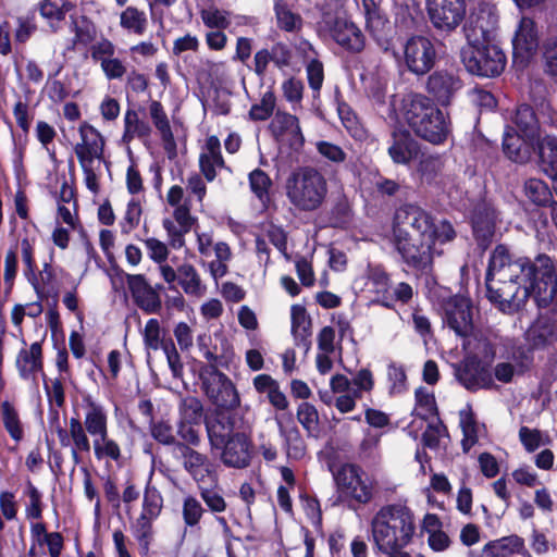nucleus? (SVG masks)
<instances>
[{"label":"nucleus","instance_id":"obj_1","mask_svg":"<svg viewBox=\"0 0 557 557\" xmlns=\"http://www.w3.org/2000/svg\"><path fill=\"white\" fill-rule=\"evenodd\" d=\"M456 238L447 220L436 221L431 213L416 205L396 209L393 219V242L403 261L421 273H430L442 246Z\"/></svg>","mask_w":557,"mask_h":557},{"label":"nucleus","instance_id":"obj_2","mask_svg":"<svg viewBox=\"0 0 557 557\" xmlns=\"http://www.w3.org/2000/svg\"><path fill=\"white\" fill-rule=\"evenodd\" d=\"M371 537L376 554L382 557H411L405 549L416 535L412 510L400 504L380 508L370 522Z\"/></svg>","mask_w":557,"mask_h":557},{"label":"nucleus","instance_id":"obj_3","mask_svg":"<svg viewBox=\"0 0 557 557\" xmlns=\"http://www.w3.org/2000/svg\"><path fill=\"white\" fill-rule=\"evenodd\" d=\"M401 113L412 132L433 145L443 144L450 134L448 116L424 95L410 94L404 97Z\"/></svg>","mask_w":557,"mask_h":557},{"label":"nucleus","instance_id":"obj_4","mask_svg":"<svg viewBox=\"0 0 557 557\" xmlns=\"http://www.w3.org/2000/svg\"><path fill=\"white\" fill-rule=\"evenodd\" d=\"M284 191L289 205L296 210L314 212L325 203L329 184L320 170L311 165H302L287 175Z\"/></svg>","mask_w":557,"mask_h":557},{"label":"nucleus","instance_id":"obj_5","mask_svg":"<svg viewBox=\"0 0 557 557\" xmlns=\"http://www.w3.org/2000/svg\"><path fill=\"white\" fill-rule=\"evenodd\" d=\"M466 70L478 76L495 77L505 69L506 55L495 41L467 44L460 51Z\"/></svg>","mask_w":557,"mask_h":557},{"label":"nucleus","instance_id":"obj_6","mask_svg":"<svg viewBox=\"0 0 557 557\" xmlns=\"http://www.w3.org/2000/svg\"><path fill=\"white\" fill-rule=\"evenodd\" d=\"M333 478L342 499L358 505L372 500L374 483L359 466L344 463L333 472Z\"/></svg>","mask_w":557,"mask_h":557},{"label":"nucleus","instance_id":"obj_7","mask_svg":"<svg viewBox=\"0 0 557 557\" xmlns=\"http://www.w3.org/2000/svg\"><path fill=\"white\" fill-rule=\"evenodd\" d=\"M498 29V14L496 8L486 2H480L471 9L463 33L467 44H484L496 40Z\"/></svg>","mask_w":557,"mask_h":557},{"label":"nucleus","instance_id":"obj_8","mask_svg":"<svg viewBox=\"0 0 557 557\" xmlns=\"http://www.w3.org/2000/svg\"><path fill=\"white\" fill-rule=\"evenodd\" d=\"M196 247L200 257L208 259L214 255V259L208 262L211 276L216 281L228 272V262L233 258L230 245L225 242H215L212 231L195 230Z\"/></svg>","mask_w":557,"mask_h":557},{"label":"nucleus","instance_id":"obj_9","mask_svg":"<svg viewBox=\"0 0 557 557\" xmlns=\"http://www.w3.org/2000/svg\"><path fill=\"white\" fill-rule=\"evenodd\" d=\"M431 24L442 33L456 30L467 15L466 0H425Z\"/></svg>","mask_w":557,"mask_h":557},{"label":"nucleus","instance_id":"obj_10","mask_svg":"<svg viewBox=\"0 0 557 557\" xmlns=\"http://www.w3.org/2000/svg\"><path fill=\"white\" fill-rule=\"evenodd\" d=\"M404 61L409 72L422 76L430 72L436 61L433 41L425 36H411L403 48Z\"/></svg>","mask_w":557,"mask_h":557},{"label":"nucleus","instance_id":"obj_11","mask_svg":"<svg viewBox=\"0 0 557 557\" xmlns=\"http://www.w3.org/2000/svg\"><path fill=\"white\" fill-rule=\"evenodd\" d=\"M161 278L169 284V288H174L176 282L182 290L193 297H202L206 292V285L202 283L201 276L194 264L184 262L176 269L172 265H163L161 268Z\"/></svg>","mask_w":557,"mask_h":557},{"label":"nucleus","instance_id":"obj_12","mask_svg":"<svg viewBox=\"0 0 557 557\" xmlns=\"http://www.w3.org/2000/svg\"><path fill=\"white\" fill-rule=\"evenodd\" d=\"M125 280L135 305L147 314H157L162 308L159 290L162 285L151 286L144 274H125Z\"/></svg>","mask_w":557,"mask_h":557},{"label":"nucleus","instance_id":"obj_13","mask_svg":"<svg viewBox=\"0 0 557 557\" xmlns=\"http://www.w3.org/2000/svg\"><path fill=\"white\" fill-rule=\"evenodd\" d=\"M206 395L214 405L225 409H234L239 406L238 392L226 374L213 370L202 382Z\"/></svg>","mask_w":557,"mask_h":557},{"label":"nucleus","instance_id":"obj_14","mask_svg":"<svg viewBox=\"0 0 557 557\" xmlns=\"http://www.w3.org/2000/svg\"><path fill=\"white\" fill-rule=\"evenodd\" d=\"M270 129L274 138L281 145L288 146L290 149L298 151L305 143L299 121L297 116L286 113L276 112L270 123Z\"/></svg>","mask_w":557,"mask_h":557},{"label":"nucleus","instance_id":"obj_15","mask_svg":"<svg viewBox=\"0 0 557 557\" xmlns=\"http://www.w3.org/2000/svg\"><path fill=\"white\" fill-rule=\"evenodd\" d=\"M425 88L441 106H448L462 88V82L450 71L437 70L428 77Z\"/></svg>","mask_w":557,"mask_h":557},{"label":"nucleus","instance_id":"obj_16","mask_svg":"<svg viewBox=\"0 0 557 557\" xmlns=\"http://www.w3.org/2000/svg\"><path fill=\"white\" fill-rule=\"evenodd\" d=\"M177 451L185 471L194 479L197 485L205 484L207 479L214 480L215 473L207 455L201 454L188 445L177 444Z\"/></svg>","mask_w":557,"mask_h":557},{"label":"nucleus","instance_id":"obj_17","mask_svg":"<svg viewBox=\"0 0 557 557\" xmlns=\"http://www.w3.org/2000/svg\"><path fill=\"white\" fill-rule=\"evenodd\" d=\"M445 321L457 335L468 337L472 331V307L468 298L453 297L445 307Z\"/></svg>","mask_w":557,"mask_h":557},{"label":"nucleus","instance_id":"obj_18","mask_svg":"<svg viewBox=\"0 0 557 557\" xmlns=\"http://www.w3.org/2000/svg\"><path fill=\"white\" fill-rule=\"evenodd\" d=\"M81 141L74 147L79 163L94 162L103 158L104 138L92 125L84 122L78 128Z\"/></svg>","mask_w":557,"mask_h":557},{"label":"nucleus","instance_id":"obj_19","mask_svg":"<svg viewBox=\"0 0 557 557\" xmlns=\"http://www.w3.org/2000/svg\"><path fill=\"white\" fill-rule=\"evenodd\" d=\"M513 58L522 64L527 63L539 47V33L535 23L530 17H522L516 30L513 40Z\"/></svg>","mask_w":557,"mask_h":557},{"label":"nucleus","instance_id":"obj_20","mask_svg":"<svg viewBox=\"0 0 557 557\" xmlns=\"http://www.w3.org/2000/svg\"><path fill=\"white\" fill-rule=\"evenodd\" d=\"M419 144L411 134L401 127H396L391 133L387 146V154L395 164L408 165L418 157Z\"/></svg>","mask_w":557,"mask_h":557},{"label":"nucleus","instance_id":"obj_21","mask_svg":"<svg viewBox=\"0 0 557 557\" xmlns=\"http://www.w3.org/2000/svg\"><path fill=\"white\" fill-rule=\"evenodd\" d=\"M332 38L345 50L359 53L364 49L366 37L361 29L345 17H336L330 27Z\"/></svg>","mask_w":557,"mask_h":557},{"label":"nucleus","instance_id":"obj_22","mask_svg":"<svg viewBox=\"0 0 557 557\" xmlns=\"http://www.w3.org/2000/svg\"><path fill=\"white\" fill-rule=\"evenodd\" d=\"M221 460L232 468L243 469L249 466L251 460V443L243 432H236L222 446Z\"/></svg>","mask_w":557,"mask_h":557},{"label":"nucleus","instance_id":"obj_23","mask_svg":"<svg viewBox=\"0 0 557 557\" xmlns=\"http://www.w3.org/2000/svg\"><path fill=\"white\" fill-rule=\"evenodd\" d=\"M222 169H226V165L221 153L220 139L216 136H209L199 154L200 173L206 181L212 182Z\"/></svg>","mask_w":557,"mask_h":557},{"label":"nucleus","instance_id":"obj_24","mask_svg":"<svg viewBox=\"0 0 557 557\" xmlns=\"http://www.w3.org/2000/svg\"><path fill=\"white\" fill-rule=\"evenodd\" d=\"M15 367L23 380H34L37 373L44 371L42 346L33 343L28 349H21L16 356Z\"/></svg>","mask_w":557,"mask_h":557},{"label":"nucleus","instance_id":"obj_25","mask_svg":"<svg viewBox=\"0 0 557 557\" xmlns=\"http://www.w3.org/2000/svg\"><path fill=\"white\" fill-rule=\"evenodd\" d=\"M361 9L368 29L381 48L384 51H388L391 49V41L384 37V30L388 26V22L381 15L376 2L374 0H361Z\"/></svg>","mask_w":557,"mask_h":557},{"label":"nucleus","instance_id":"obj_26","mask_svg":"<svg viewBox=\"0 0 557 557\" xmlns=\"http://www.w3.org/2000/svg\"><path fill=\"white\" fill-rule=\"evenodd\" d=\"M534 139H528L519 135L511 128L504 133L503 150L505 154L512 161L524 163L530 160L532 156Z\"/></svg>","mask_w":557,"mask_h":557},{"label":"nucleus","instance_id":"obj_27","mask_svg":"<svg viewBox=\"0 0 557 557\" xmlns=\"http://www.w3.org/2000/svg\"><path fill=\"white\" fill-rule=\"evenodd\" d=\"M456 377L469 391L490 388L493 385L492 376L474 362H466L456 368Z\"/></svg>","mask_w":557,"mask_h":557},{"label":"nucleus","instance_id":"obj_28","mask_svg":"<svg viewBox=\"0 0 557 557\" xmlns=\"http://www.w3.org/2000/svg\"><path fill=\"white\" fill-rule=\"evenodd\" d=\"M85 419L84 428L96 438L108 433V414L102 405L96 403L90 396L84 398Z\"/></svg>","mask_w":557,"mask_h":557},{"label":"nucleus","instance_id":"obj_29","mask_svg":"<svg viewBox=\"0 0 557 557\" xmlns=\"http://www.w3.org/2000/svg\"><path fill=\"white\" fill-rule=\"evenodd\" d=\"M152 133L148 122L143 120L134 109H127L123 117L122 143L129 145L134 139L147 141Z\"/></svg>","mask_w":557,"mask_h":557},{"label":"nucleus","instance_id":"obj_30","mask_svg":"<svg viewBox=\"0 0 557 557\" xmlns=\"http://www.w3.org/2000/svg\"><path fill=\"white\" fill-rule=\"evenodd\" d=\"M330 387L334 394H339L334 406L342 413L351 412L356 408V400L362 397L350 389V380L344 374L333 375Z\"/></svg>","mask_w":557,"mask_h":557},{"label":"nucleus","instance_id":"obj_31","mask_svg":"<svg viewBox=\"0 0 557 557\" xmlns=\"http://www.w3.org/2000/svg\"><path fill=\"white\" fill-rule=\"evenodd\" d=\"M292 335L297 346L310 348L311 319L306 308L301 305H293L290 308Z\"/></svg>","mask_w":557,"mask_h":557},{"label":"nucleus","instance_id":"obj_32","mask_svg":"<svg viewBox=\"0 0 557 557\" xmlns=\"http://www.w3.org/2000/svg\"><path fill=\"white\" fill-rule=\"evenodd\" d=\"M72 3L65 0H41L38 10L50 29L55 33L60 29L61 23L65 20V15L72 10Z\"/></svg>","mask_w":557,"mask_h":557},{"label":"nucleus","instance_id":"obj_33","mask_svg":"<svg viewBox=\"0 0 557 557\" xmlns=\"http://www.w3.org/2000/svg\"><path fill=\"white\" fill-rule=\"evenodd\" d=\"M206 429L210 445L214 449H221L223 444L236 434L232 419L221 414L206 422Z\"/></svg>","mask_w":557,"mask_h":557},{"label":"nucleus","instance_id":"obj_34","mask_svg":"<svg viewBox=\"0 0 557 557\" xmlns=\"http://www.w3.org/2000/svg\"><path fill=\"white\" fill-rule=\"evenodd\" d=\"M539 156L543 172L557 181V137L545 135L539 140Z\"/></svg>","mask_w":557,"mask_h":557},{"label":"nucleus","instance_id":"obj_35","mask_svg":"<svg viewBox=\"0 0 557 557\" xmlns=\"http://www.w3.org/2000/svg\"><path fill=\"white\" fill-rule=\"evenodd\" d=\"M512 122L525 138L536 139L540 137L541 126L533 109L530 106H519L515 112Z\"/></svg>","mask_w":557,"mask_h":557},{"label":"nucleus","instance_id":"obj_36","mask_svg":"<svg viewBox=\"0 0 557 557\" xmlns=\"http://www.w3.org/2000/svg\"><path fill=\"white\" fill-rule=\"evenodd\" d=\"M69 432L72 441L71 456L74 463L78 465L82 460L81 454H88L91 449L90 441L87 436L88 432L76 418L70 419Z\"/></svg>","mask_w":557,"mask_h":557},{"label":"nucleus","instance_id":"obj_37","mask_svg":"<svg viewBox=\"0 0 557 557\" xmlns=\"http://www.w3.org/2000/svg\"><path fill=\"white\" fill-rule=\"evenodd\" d=\"M149 114L151 121L159 132L161 139L164 144L165 149H172L175 147V140L170 125L168 115L163 109L161 102L154 100L149 104Z\"/></svg>","mask_w":557,"mask_h":557},{"label":"nucleus","instance_id":"obj_38","mask_svg":"<svg viewBox=\"0 0 557 557\" xmlns=\"http://www.w3.org/2000/svg\"><path fill=\"white\" fill-rule=\"evenodd\" d=\"M524 546V541L518 535L505 536L496 541L488 542L483 547L485 557H508L519 553Z\"/></svg>","mask_w":557,"mask_h":557},{"label":"nucleus","instance_id":"obj_39","mask_svg":"<svg viewBox=\"0 0 557 557\" xmlns=\"http://www.w3.org/2000/svg\"><path fill=\"white\" fill-rule=\"evenodd\" d=\"M120 26L128 33L141 36L148 26L146 12L132 5L125 8L120 14Z\"/></svg>","mask_w":557,"mask_h":557},{"label":"nucleus","instance_id":"obj_40","mask_svg":"<svg viewBox=\"0 0 557 557\" xmlns=\"http://www.w3.org/2000/svg\"><path fill=\"white\" fill-rule=\"evenodd\" d=\"M248 180L251 193L263 207H268L271 201L270 190L273 185L270 176L264 171L255 169L249 173Z\"/></svg>","mask_w":557,"mask_h":557},{"label":"nucleus","instance_id":"obj_41","mask_svg":"<svg viewBox=\"0 0 557 557\" xmlns=\"http://www.w3.org/2000/svg\"><path fill=\"white\" fill-rule=\"evenodd\" d=\"M154 519L140 516L131 525L132 534L138 542L141 555H148L151 542L153 540L152 522Z\"/></svg>","mask_w":557,"mask_h":557},{"label":"nucleus","instance_id":"obj_42","mask_svg":"<svg viewBox=\"0 0 557 557\" xmlns=\"http://www.w3.org/2000/svg\"><path fill=\"white\" fill-rule=\"evenodd\" d=\"M459 423L463 434L462 449L468 453L476 444L479 433V425L470 407L459 411Z\"/></svg>","mask_w":557,"mask_h":557},{"label":"nucleus","instance_id":"obj_43","mask_svg":"<svg viewBox=\"0 0 557 557\" xmlns=\"http://www.w3.org/2000/svg\"><path fill=\"white\" fill-rule=\"evenodd\" d=\"M92 449L98 460L110 459L117 461L122 457L120 445L109 436V433L92 438Z\"/></svg>","mask_w":557,"mask_h":557},{"label":"nucleus","instance_id":"obj_44","mask_svg":"<svg viewBox=\"0 0 557 557\" xmlns=\"http://www.w3.org/2000/svg\"><path fill=\"white\" fill-rule=\"evenodd\" d=\"M361 81L369 95L380 103H383L386 96L387 77L385 73L364 72L361 74Z\"/></svg>","mask_w":557,"mask_h":557},{"label":"nucleus","instance_id":"obj_45","mask_svg":"<svg viewBox=\"0 0 557 557\" xmlns=\"http://www.w3.org/2000/svg\"><path fill=\"white\" fill-rule=\"evenodd\" d=\"M164 333L165 332L162 330L159 320L154 318L149 319L141 332L145 348L148 351H157L160 348L163 349V346H165L168 342L164 341Z\"/></svg>","mask_w":557,"mask_h":557},{"label":"nucleus","instance_id":"obj_46","mask_svg":"<svg viewBox=\"0 0 557 557\" xmlns=\"http://www.w3.org/2000/svg\"><path fill=\"white\" fill-rule=\"evenodd\" d=\"M297 420L309 436L318 437L320 433L319 413L312 404L304 401L298 406Z\"/></svg>","mask_w":557,"mask_h":557},{"label":"nucleus","instance_id":"obj_47","mask_svg":"<svg viewBox=\"0 0 557 557\" xmlns=\"http://www.w3.org/2000/svg\"><path fill=\"white\" fill-rule=\"evenodd\" d=\"M1 417L7 432L14 441L20 442L24 435L23 428L16 409L9 401L2 403Z\"/></svg>","mask_w":557,"mask_h":557},{"label":"nucleus","instance_id":"obj_48","mask_svg":"<svg viewBox=\"0 0 557 557\" xmlns=\"http://www.w3.org/2000/svg\"><path fill=\"white\" fill-rule=\"evenodd\" d=\"M180 422L199 424L203 416L201 401L193 396L182 398L178 407Z\"/></svg>","mask_w":557,"mask_h":557},{"label":"nucleus","instance_id":"obj_49","mask_svg":"<svg viewBox=\"0 0 557 557\" xmlns=\"http://www.w3.org/2000/svg\"><path fill=\"white\" fill-rule=\"evenodd\" d=\"M283 50L282 45L274 46L271 51L268 49H261L256 52L253 62H255V72L259 76H263L265 74L268 64L270 61H273L277 66L287 65V58L284 54V58L281 60L277 57V51Z\"/></svg>","mask_w":557,"mask_h":557},{"label":"nucleus","instance_id":"obj_50","mask_svg":"<svg viewBox=\"0 0 557 557\" xmlns=\"http://www.w3.org/2000/svg\"><path fill=\"white\" fill-rule=\"evenodd\" d=\"M524 195L537 206H545L552 199L548 186L539 178H529L524 182Z\"/></svg>","mask_w":557,"mask_h":557},{"label":"nucleus","instance_id":"obj_51","mask_svg":"<svg viewBox=\"0 0 557 557\" xmlns=\"http://www.w3.org/2000/svg\"><path fill=\"white\" fill-rule=\"evenodd\" d=\"M163 499L160 492L153 486H147L144 494L140 516L157 519L161 512Z\"/></svg>","mask_w":557,"mask_h":557},{"label":"nucleus","instance_id":"obj_52","mask_svg":"<svg viewBox=\"0 0 557 557\" xmlns=\"http://www.w3.org/2000/svg\"><path fill=\"white\" fill-rule=\"evenodd\" d=\"M149 258L158 264V271L161 275V268L163 265H171L168 262L170 255L169 246L158 238L150 237L144 240Z\"/></svg>","mask_w":557,"mask_h":557},{"label":"nucleus","instance_id":"obj_53","mask_svg":"<svg viewBox=\"0 0 557 557\" xmlns=\"http://www.w3.org/2000/svg\"><path fill=\"white\" fill-rule=\"evenodd\" d=\"M206 512L201 503L194 496H186L183 500L182 515L187 527L197 525Z\"/></svg>","mask_w":557,"mask_h":557},{"label":"nucleus","instance_id":"obj_54","mask_svg":"<svg viewBox=\"0 0 557 557\" xmlns=\"http://www.w3.org/2000/svg\"><path fill=\"white\" fill-rule=\"evenodd\" d=\"M275 14L280 28L286 32H295L300 28L301 17L292 12L285 3L278 1L275 3Z\"/></svg>","mask_w":557,"mask_h":557},{"label":"nucleus","instance_id":"obj_55","mask_svg":"<svg viewBox=\"0 0 557 557\" xmlns=\"http://www.w3.org/2000/svg\"><path fill=\"white\" fill-rule=\"evenodd\" d=\"M286 443V454L288 458L299 460L306 454V444L298 431L293 428L284 433Z\"/></svg>","mask_w":557,"mask_h":557},{"label":"nucleus","instance_id":"obj_56","mask_svg":"<svg viewBox=\"0 0 557 557\" xmlns=\"http://www.w3.org/2000/svg\"><path fill=\"white\" fill-rule=\"evenodd\" d=\"M198 488L201 499L211 512L221 513L226 510L227 504L218 491L209 488L205 484L198 485Z\"/></svg>","mask_w":557,"mask_h":557},{"label":"nucleus","instance_id":"obj_57","mask_svg":"<svg viewBox=\"0 0 557 557\" xmlns=\"http://www.w3.org/2000/svg\"><path fill=\"white\" fill-rule=\"evenodd\" d=\"M275 96L272 91H265L259 103L251 107L249 115L255 121H264L271 116L275 108Z\"/></svg>","mask_w":557,"mask_h":557},{"label":"nucleus","instance_id":"obj_58","mask_svg":"<svg viewBox=\"0 0 557 557\" xmlns=\"http://www.w3.org/2000/svg\"><path fill=\"white\" fill-rule=\"evenodd\" d=\"M519 440L528 453H533L541 446L545 445L548 441H545L543 433L537 429H530L528 426H521L519 430Z\"/></svg>","mask_w":557,"mask_h":557},{"label":"nucleus","instance_id":"obj_59","mask_svg":"<svg viewBox=\"0 0 557 557\" xmlns=\"http://www.w3.org/2000/svg\"><path fill=\"white\" fill-rule=\"evenodd\" d=\"M151 436L162 445H173L175 450H177V444H182L178 442L174 435L173 428L170 423L159 421L151 425L150 428Z\"/></svg>","mask_w":557,"mask_h":557},{"label":"nucleus","instance_id":"obj_60","mask_svg":"<svg viewBox=\"0 0 557 557\" xmlns=\"http://www.w3.org/2000/svg\"><path fill=\"white\" fill-rule=\"evenodd\" d=\"M350 380V389L362 396L370 393L374 387V376L370 369L362 368L355 373Z\"/></svg>","mask_w":557,"mask_h":557},{"label":"nucleus","instance_id":"obj_61","mask_svg":"<svg viewBox=\"0 0 557 557\" xmlns=\"http://www.w3.org/2000/svg\"><path fill=\"white\" fill-rule=\"evenodd\" d=\"M201 20L207 27L223 29L227 28L231 24L230 13L219 9L202 10Z\"/></svg>","mask_w":557,"mask_h":557},{"label":"nucleus","instance_id":"obj_62","mask_svg":"<svg viewBox=\"0 0 557 557\" xmlns=\"http://www.w3.org/2000/svg\"><path fill=\"white\" fill-rule=\"evenodd\" d=\"M162 226L166 232L168 245L173 249H181L185 246V235L190 231H183L180 225L170 219H163Z\"/></svg>","mask_w":557,"mask_h":557},{"label":"nucleus","instance_id":"obj_63","mask_svg":"<svg viewBox=\"0 0 557 557\" xmlns=\"http://www.w3.org/2000/svg\"><path fill=\"white\" fill-rule=\"evenodd\" d=\"M379 434L367 433L359 446V456L362 460H375L380 457Z\"/></svg>","mask_w":557,"mask_h":557},{"label":"nucleus","instance_id":"obj_64","mask_svg":"<svg viewBox=\"0 0 557 557\" xmlns=\"http://www.w3.org/2000/svg\"><path fill=\"white\" fill-rule=\"evenodd\" d=\"M443 162L438 156H424L419 163L418 171L422 180L432 182L441 172Z\"/></svg>","mask_w":557,"mask_h":557}]
</instances>
